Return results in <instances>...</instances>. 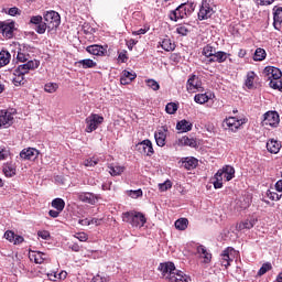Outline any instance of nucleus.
<instances>
[{"instance_id": "nucleus-11", "label": "nucleus", "mask_w": 282, "mask_h": 282, "mask_svg": "<svg viewBox=\"0 0 282 282\" xmlns=\"http://www.w3.org/2000/svg\"><path fill=\"white\" fill-rule=\"evenodd\" d=\"M14 122V115L8 110H0V129H8Z\"/></svg>"}, {"instance_id": "nucleus-61", "label": "nucleus", "mask_w": 282, "mask_h": 282, "mask_svg": "<svg viewBox=\"0 0 282 282\" xmlns=\"http://www.w3.org/2000/svg\"><path fill=\"white\" fill-rule=\"evenodd\" d=\"M7 14H9V17H17L18 14H21V10L17 7H12L8 10Z\"/></svg>"}, {"instance_id": "nucleus-50", "label": "nucleus", "mask_w": 282, "mask_h": 282, "mask_svg": "<svg viewBox=\"0 0 282 282\" xmlns=\"http://www.w3.org/2000/svg\"><path fill=\"white\" fill-rule=\"evenodd\" d=\"M99 162H100V159L94 156L91 159H86L84 161V166L94 169V166H96V164H98Z\"/></svg>"}, {"instance_id": "nucleus-52", "label": "nucleus", "mask_w": 282, "mask_h": 282, "mask_svg": "<svg viewBox=\"0 0 282 282\" xmlns=\"http://www.w3.org/2000/svg\"><path fill=\"white\" fill-rule=\"evenodd\" d=\"M270 270H272V263L270 262L263 263L260 270L258 271V276H263V274H265L267 272H270Z\"/></svg>"}, {"instance_id": "nucleus-18", "label": "nucleus", "mask_w": 282, "mask_h": 282, "mask_svg": "<svg viewBox=\"0 0 282 282\" xmlns=\"http://www.w3.org/2000/svg\"><path fill=\"white\" fill-rule=\"evenodd\" d=\"M235 252V249L232 248H227L223 251L220 254V263L224 268H228L230 265V262L234 259L232 253Z\"/></svg>"}, {"instance_id": "nucleus-39", "label": "nucleus", "mask_w": 282, "mask_h": 282, "mask_svg": "<svg viewBox=\"0 0 282 282\" xmlns=\"http://www.w3.org/2000/svg\"><path fill=\"white\" fill-rule=\"evenodd\" d=\"M180 144L182 147H191L192 149H195V147H197V141L194 138L183 137L180 139Z\"/></svg>"}, {"instance_id": "nucleus-38", "label": "nucleus", "mask_w": 282, "mask_h": 282, "mask_svg": "<svg viewBox=\"0 0 282 282\" xmlns=\"http://www.w3.org/2000/svg\"><path fill=\"white\" fill-rule=\"evenodd\" d=\"M181 8H183V12L185 17H191L193 12H195V2H185L181 4Z\"/></svg>"}, {"instance_id": "nucleus-53", "label": "nucleus", "mask_w": 282, "mask_h": 282, "mask_svg": "<svg viewBox=\"0 0 282 282\" xmlns=\"http://www.w3.org/2000/svg\"><path fill=\"white\" fill-rule=\"evenodd\" d=\"M127 195H128V197H131L132 199H138V197H142L143 193L140 188L139 189H130V191H127Z\"/></svg>"}, {"instance_id": "nucleus-23", "label": "nucleus", "mask_w": 282, "mask_h": 282, "mask_svg": "<svg viewBox=\"0 0 282 282\" xmlns=\"http://www.w3.org/2000/svg\"><path fill=\"white\" fill-rule=\"evenodd\" d=\"M196 252L200 259H203V263H210L213 259V254L208 252V249L204 246H198Z\"/></svg>"}, {"instance_id": "nucleus-58", "label": "nucleus", "mask_w": 282, "mask_h": 282, "mask_svg": "<svg viewBox=\"0 0 282 282\" xmlns=\"http://www.w3.org/2000/svg\"><path fill=\"white\" fill-rule=\"evenodd\" d=\"M17 59L19 61V63H28V61H30V55L18 52Z\"/></svg>"}, {"instance_id": "nucleus-14", "label": "nucleus", "mask_w": 282, "mask_h": 282, "mask_svg": "<svg viewBox=\"0 0 282 282\" xmlns=\"http://www.w3.org/2000/svg\"><path fill=\"white\" fill-rule=\"evenodd\" d=\"M0 34L4 39H12L14 36V22H0Z\"/></svg>"}, {"instance_id": "nucleus-57", "label": "nucleus", "mask_w": 282, "mask_h": 282, "mask_svg": "<svg viewBox=\"0 0 282 282\" xmlns=\"http://www.w3.org/2000/svg\"><path fill=\"white\" fill-rule=\"evenodd\" d=\"M267 197H269V199H272V202H279V199H281L282 195L276 194V192H272V191H267Z\"/></svg>"}, {"instance_id": "nucleus-49", "label": "nucleus", "mask_w": 282, "mask_h": 282, "mask_svg": "<svg viewBox=\"0 0 282 282\" xmlns=\"http://www.w3.org/2000/svg\"><path fill=\"white\" fill-rule=\"evenodd\" d=\"M177 109H178V106H177V104H175V102H169V104L165 106V111H166V113H169L170 116H173V113H176V112H177Z\"/></svg>"}, {"instance_id": "nucleus-15", "label": "nucleus", "mask_w": 282, "mask_h": 282, "mask_svg": "<svg viewBox=\"0 0 282 282\" xmlns=\"http://www.w3.org/2000/svg\"><path fill=\"white\" fill-rule=\"evenodd\" d=\"M39 153H40L39 150L34 148L23 149L20 152V160H29L30 162H34V160L39 158Z\"/></svg>"}, {"instance_id": "nucleus-29", "label": "nucleus", "mask_w": 282, "mask_h": 282, "mask_svg": "<svg viewBox=\"0 0 282 282\" xmlns=\"http://www.w3.org/2000/svg\"><path fill=\"white\" fill-rule=\"evenodd\" d=\"M171 21H180V19H186V13H184V8L180 4L174 11L170 14Z\"/></svg>"}, {"instance_id": "nucleus-34", "label": "nucleus", "mask_w": 282, "mask_h": 282, "mask_svg": "<svg viewBox=\"0 0 282 282\" xmlns=\"http://www.w3.org/2000/svg\"><path fill=\"white\" fill-rule=\"evenodd\" d=\"M10 58H12V55L7 50H2L0 52V68L6 67V65L10 64Z\"/></svg>"}, {"instance_id": "nucleus-8", "label": "nucleus", "mask_w": 282, "mask_h": 282, "mask_svg": "<svg viewBox=\"0 0 282 282\" xmlns=\"http://www.w3.org/2000/svg\"><path fill=\"white\" fill-rule=\"evenodd\" d=\"M186 89L188 94H197V91H202L204 87H202V79L197 75H191L186 83Z\"/></svg>"}, {"instance_id": "nucleus-13", "label": "nucleus", "mask_w": 282, "mask_h": 282, "mask_svg": "<svg viewBox=\"0 0 282 282\" xmlns=\"http://www.w3.org/2000/svg\"><path fill=\"white\" fill-rule=\"evenodd\" d=\"M39 65H41V63L36 59H31L28 61L24 64H21L18 66V68L15 70H18L20 74H29L30 72L34 70V69H39Z\"/></svg>"}, {"instance_id": "nucleus-10", "label": "nucleus", "mask_w": 282, "mask_h": 282, "mask_svg": "<svg viewBox=\"0 0 282 282\" xmlns=\"http://www.w3.org/2000/svg\"><path fill=\"white\" fill-rule=\"evenodd\" d=\"M213 14H215V9H213L208 1L204 0L198 12L199 21H206V19H210Z\"/></svg>"}, {"instance_id": "nucleus-60", "label": "nucleus", "mask_w": 282, "mask_h": 282, "mask_svg": "<svg viewBox=\"0 0 282 282\" xmlns=\"http://www.w3.org/2000/svg\"><path fill=\"white\" fill-rule=\"evenodd\" d=\"M14 237L15 235L13 231L8 230L4 232V239H7V241H10V243L14 242Z\"/></svg>"}, {"instance_id": "nucleus-41", "label": "nucleus", "mask_w": 282, "mask_h": 282, "mask_svg": "<svg viewBox=\"0 0 282 282\" xmlns=\"http://www.w3.org/2000/svg\"><path fill=\"white\" fill-rule=\"evenodd\" d=\"M215 47L210 46V45H206L203 48V56H205V61H209V58H213V56H215Z\"/></svg>"}, {"instance_id": "nucleus-26", "label": "nucleus", "mask_w": 282, "mask_h": 282, "mask_svg": "<svg viewBox=\"0 0 282 282\" xmlns=\"http://www.w3.org/2000/svg\"><path fill=\"white\" fill-rule=\"evenodd\" d=\"M78 199L79 202H84L85 204H90L91 206H94V204H96V195H94V193H79L78 194Z\"/></svg>"}, {"instance_id": "nucleus-33", "label": "nucleus", "mask_w": 282, "mask_h": 282, "mask_svg": "<svg viewBox=\"0 0 282 282\" xmlns=\"http://www.w3.org/2000/svg\"><path fill=\"white\" fill-rule=\"evenodd\" d=\"M12 80L15 87H21V85H25V75L19 70H14Z\"/></svg>"}, {"instance_id": "nucleus-5", "label": "nucleus", "mask_w": 282, "mask_h": 282, "mask_svg": "<svg viewBox=\"0 0 282 282\" xmlns=\"http://www.w3.org/2000/svg\"><path fill=\"white\" fill-rule=\"evenodd\" d=\"M48 28V32L56 30L61 25V14L56 11H47L42 18Z\"/></svg>"}, {"instance_id": "nucleus-32", "label": "nucleus", "mask_w": 282, "mask_h": 282, "mask_svg": "<svg viewBox=\"0 0 282 282\" xmlns=\"http://www.w3.org/2000/svg\"><path fill=\"white\" fill-rule=\"evenodd\" d=\"M29 258L31 261H34V263H39V264L43 263V261H45V259H47L46 254L41 251L31 252Z\"/></svg>"}, {"instance_id": "nucleus-40", "label": "nucleus", "mask_w": 282, "mask_h": 282, "mask_svg": "<svg viewBox=\"0 0 282 282\" xmlns=\"http://www.w3.org/2000/svg\"><path fill=\"white\" fill-rule=\"evenodd\" d=\"M52 207L63 213V210H65V200L63 198H54L52 200Z\"/></svg>"}, {"instance_id": "nucleus-24", "label": "nucleus", "mask_w": 282, "mask_h": 282, "mask_svg": "<svg viewBox=\"0 0 282 282\" xmlns=\"http://www.w3.org/2000/svg\"><path fill=\"white\" fill-rule=\"evenodd\" d=\"M198 160L193 156H187L182 159V166L186 169V171H193L197 169Z\"/></svg>"}, {"instance_id": "nucleus-43", "label": "nucleus", "mask_w": 282, "mask_h": 282, "mask_svg": "<svg viewBox=\"0 0 282 282\" xmlns=\"http://www.w3.org/2000/svg\"><path fill=\"white\" fill-rule=\"evenodd\" d=\"M267 56H268V53H265V50L257 48L253 54V61L256 62L265 61Z\"/></svg>"}, {"instance_id": "nucleus-42", "label": "nucleus", "mask_w": 282, "mask_h": 282, "mask_svg": "<svg viewBox=\"0 0 282 282\" xmlns=\"http://www.w3.org/2000/svg\"><path fill=\"white\" fill-rule=\"evenodd\" d=\"M176 230H186L188 228V219L180 218L174 223Z\"/></svg>"}, {"instance_id": "nucleus-47", "label": "nucleus", "mask_w": 282, "mask_h": 282, "mask_svg": "<svg viewBox=\"0 0 282 282\" xmlns=\"http://www.w3.org/2000/svg\"><path fill=\"white\" fill-rule=\"evenodd\" d=\"M47 276H48V279H50L51 281H56V279H61V280L67 279V271H62V272L58 273V274H57L56 272L48 273Z\"/></svg>"}, {"instance_id": "nucleus-37", "label": "nucleus", "mask_w": 282, "mask_h": 282, "mask_svg": "<svg viewBox=\"0 0 282 282\" xmlns=\"http://www.w3.org/2000/svg\"><path fill=\"white\" fill-rule=\"evenodd\" d=\"M161 47H162V50H164L165 52H173V51H175V43H173V42L171 41V39L165 37V39H163L162 42H161Z\"/></svg>"}, {"instance_id": "nucleus-56", "label": "nucleus", "mask_w": 282, "mask_h": 282, "mask_svg": "<svg viewBox=\"0 0 282 282\" xmlns=\"http://www.w3.org/2000/svg\"><path fill=\"white\" fill-rule=\"evenodd\" d=\"M122 76H124V78H129L131 83L138 78V75L133 70H123Z\"/></svg>"}, {"instance_id": "nucleus-59", "label": "nucleus", "mask_w": 282, "mask_h": 282, "mask_svg": "<svg viewBox=\"0 0 282 282\" xmlns=\"http://www.w3.org/2000/svg\"><path fill=\"white\" fill-rule=\"evenodd\" d=\"M129 57L127 56V51H121L118 53V61L119 63H127Z\"/></svg>"}, {"instance_id": "nucleus-36", "label": "nucleus", "mask_w": 282, "mask_h": 282, "mask_svg": "<svg viewBox=\"0 0 282 282\" xmlns=\"http://www.w3.org/2000/svg\"><path fill=\"white\" fill-rule=\"evenodd\" d=\"M3 173L6 177H14V175H17V166H14L12 163H7L3 166Z\"/></svg>"}, {"instance_id": "nucleus-25", "label": "nucleus", "mask_w": 282, "mask_h": 282, "mask_svg": "<svg viewBox=\"0 0 282 282\" xmlns=\"http://www.w3.org/2000/svg\"><path fill=\"white\" fill-rule=\"evenodd\" d=\"M213 98H215V94L213 93L197 94L194 96V101L197 102V105H206V102L213 100Z\"/></svg>"}, {"instance_id": "nucleus-30", "label": "nucleus", "mask_w": 282, "mask_h": 282, "mask_svg": "<svg viewBox=\"0 0 282 282\" xmlns=\"http://www.w3.org/2000/svg\"><path fill=\"white\" fill-rule=\"evenodd\" d=\"M267 151H269V153H279L281 151V142L271 139L267 142Z\"/></svg>"}, {"instance_id": "nucleus-46", "label": "nucleus", "mask_w": 282, "mask_h": 282, "mask_svg": "<svg viewBox=\"0 0 282 282\" xmlns=\"http://www.w3.org/2000/svg\"><path fill=\"white\" fill-rule=\"evenodd\" d=\"M214 188H223L224 186V177L221 173H216L213 181Z\"/></svg>"}, {"instance_id": "nucleus-4", "label": "nucleus", "mask_w": 282, "mask_h": 282, "mask_svg": "<svg viewBox=\"0 0 282 282\" xmlns=\"http://www.w3.org/2000/svg\"><path fill=\"white\" fill-rule=\"evenodd\" d=\"M86 122V133H94L102 122H105V118L100 115L91 113L85 120Z\"/></svg>"}, {"instance_id": "nucleus-54", "label": "nucleus", "mask_w": 282, "mask_h": 282, "mask_svg": "<svg viewBox=\"0 0 282 282\" xmlns=\"http://www.w3.org/2000/svg\"><path fill=\"white\" fill-rule=\"evenodd\" d=\"M145 83L153 91H158L160 89V84L155 79H148Z\"/></svg>"}, {"instance_id": "nucleus-17", "label": "nucleus", "mask_w": 282, "mask_h": 282, "mask_svg": "<svg viewBox=\"0 0 282 282\" xmlns=\"http://www.w3.org/2000/svg\"><path fill=\"white\" fill-rule=\"evenodd\" d=\"M263 74L268 77V80H279L282 76L281 69L274 66H267Z\"/></svg>"}, {"instance_id": "nucleus-31", "label": "nucleus", "mask_w": 282, "mask_h": 282, "mask_svg": "<svg viewBox=\"0 0 282 282\" xmlns=\"http://www.w3.org/2000/svg\"><path fill=\"white\" fill-rule=\"evenodd\" d=\"M109 173L112 177H116L118 175H122L124 173V166L118 165V164H109L108 165Z\"/></svg>"}, {"instance_id": "nucleus-51", "label": "nucleus", "mask_w": 282, "mask_h": 282, "mask_svg": "<svg viewBox=\"0 0 282 282\" xmlns=\"http://www.w3.org/2000/svg\"><path fill=\"white\" fill-rule=\"evenodd\" d=\"M269 85H270L271 89H278L279 91H282V80H281V78L271 79Z\"/></svg>"}, {"instance_id": "nucleus-6", "label": "nucleus", "mask_w": 282, "mask_h": 282, "mask_svg": "<svg viewBox=\"0 0 282 282\" xmlns=\"http://www.w3.org/2000/svg\"><path fill=\"white\" fill-rule=\"evenodd\" d=\"M246 122H248V120L246 118L239 119L237 117H229L223 121V124H224V127H227V129H229V131H234V133H235V132L239 131L241 126L246 124Z\"/></svg>"}, {"instance_id": "nucleus-1", "label": "nucleus", "mask_w": 282, "mask_h": 282, "mask_svg": "<svg viewBox=\"0 0 282 282\" xmlns=\"http://www.w3.org/2000/svg\"><path fill=\"white\" fill-rule=\"evenodd\" d=\"M159 270L169 282H191V276L177 270L173 262L161 263Z\"/></svg>"}, {"instance_id": "nucleus-20", "label": "nucleus", "mask_w": 282, "mask_h": 282, "mask_svg": "<svg viewBox=\"0 0 282 282\" xmlns=\"http://www.w3.org/2000/svg\"><path fill=\"white\" fill-rule=\"evenodd\" d=\"M86 52H88V54H93V56H105V54L107 53V45H89L86 47Z\"/></svg>"}, {"instance_id": "nucleus-27", "label": "nucleus", "mask_w": 282, "mask_h": 282, "mask_svg": "<svg viewBox=\"0 0 282 282\" xmlns=\"http://www.w3.org/2000/svg\"><path fill=\"white\" fill-rule=\"evenodd\" d=\"M250 204H252V197L251 196H242L237 200L236 206L240 210H246V208H250Z\"/></svg>"}, {"instance_id": "nucleus-62", "label": "nucleus", "mask_w": 282, "mask_h": 282, "mask_svg": "<svg viewBox=\"0 0 282 282\" xmlns=\"http://www.w3.org/2000/svg\"><path fill=\"white\" fill-rule=\"evenodd\" d=\"M176 32L177 34H181V36H186L188 34V29L184 25L177 26Z\"/></svg>"}, {"instance_id": "nucleus-16", "label": "nucleus", "mask_w": 282, "mask_h": 282, "mask_svg": "<svg viewBox=\"0 0 282 282\" xmlns=\"http://www.w3.org/2000/svg\"><path fill=\"white\" fill-rule=\"evenodd\" d=\"M228 56L230 55L224 51H215L214 56L209 59H203V63L207 65H210V63H226Z\"/></svg>"}, {"instance_id": "nucleus-3", "label": "nucleus", "mask_w": 282, "mask_h": 282, "mask_svg": "<svg viewBox=\"0 0 282 282\" xmlns=\"http://www.w3.org/2000/svg\"><path fill=\"white\" fill-rule=\"evenodd\" d=\"M123 221L131 224L133 228H142L147 224V217L140 212H126Z\"/></svg>"}, {"instance_id": "nucleus-2", "label": "nucleus", "mask_w": 282, "mask_h": 282, "mask_svg": "<svg viewBox=\"0 0 282 282\" xmlns=\"http://www.w3.org/2000/svg\"><path fill=\"white\" fill-rule=\"evenodd\" d=\"M159 270L169 282H191V276L177 270L173 262L161 263Z\"/></svg>"}, {"instance_id": "nucleus-63", "label": "nucleus", "mask_w": 282, "mask_h": 282, "mask_svg": "<svg viewBox=\"0 0 282 282\" xmlns=\"http://www.w3.org/2000/svg\"><path fill=\"white\" fill-rule=\"evenodd\" d=\"M75 239H78V241H87L89 237L85 232H78L75 235Z\"/></svg>"}, {"instance_id": "nucleus-64", "label": "nucleus", "mask_w": 282, "mask_h": 282, "mask_svg": "<svg viewBox=\"0 0 282 282\" xmlns=\"http://www.w3.org/2000/svg\"><path fill=\"white\" fill-rule=\"evenodd\" d=\"M91 282H109V280H107V278L100 276V274H97L93 278Z\"/></svg>"}, {"instance_id": "nucleus-9", "label": "nucleus", "mask_w": 282, "mask_h": 282, "mask_svg": "<svg viewBox=\"0 0 282 282\" xmlns=\"http://www.w3.org/2000/svg\"><path fill=\"white\" fill-rule=\"evenodd\" d=\"M32 25H35L34 30L37 34H45L48 31V26L41 15H33L30 20Z\"/></svg>"}, {"instance_id": "nucleus-55", "label": "nucleus", "mask_w": 282, "mask_h": 282, "mask_svg": "<svg viewBox=\"0 0 282 282\" xmlns=\"http://www.w3.org/2000/svg\"><path fill=\"white\" fill-rule=\"evenodd\" d=\"M172 187H173V183H171L170 180L159 184V191H161V193H165V191H169V188H172Z\"/></svg>"}, {"instance_id": "nucleus-22", "label": "nucleus", "mask_w": 282, "mask_h": 282, "mask_svg": "<svg viewBox=\"0 0 282 282\" xmlns=\"http://www.w3.org/2000/svg\"><path fill=\"white\" fill-rule=\"evenodd\" d=\"M217 173H220V176L225 182H230L235 177V167L226 165L223 169L218 170Z\"/></svg>"}, {"instance_id": "nucleus-12", "label": "nucleus", "mask_w": 282, "mask_h": 282, "mask_svg": "<svg viewBox=\"0 0 282 282\" xmlns=\"http://www.w3.org/2000/svg\"><path fill=\"white\" fill-rule=\"evenodd\" d=\"M137 151H139V153H141L142 155H153L154 151H153V143H151V140L145 139L141 142H139L137 145Z\"/></svg>"}, {"instance_id": "nucleus-35", "label": "nucleus", "mask_w": 282, "mask_h": 282, "mask_svg": "<svg viewBox=\"0 0 282 282\" xmlns=\"http://www.w3.org/2000/svg\"><path fill=\"white\" fill-rule=\"evenodd\" d=\"M257 224V218H251L250 220H245L240 223L237 228L238 230H250L251 228H254V225Z\"/></svg>"}, {"instance_id": "nucleus-28", "label": "nucleus", "mask_w": 282, "mask_h": 282, "mask_svg": "<svg viewBox=\"0 0 282 282\" xmlns=\"http://www.w3.org/2000/svg\"><path fill=\"white\" fill-rule=\"evenodd\" d=\"M177 131H181V133H188V131H192L193 123L188 120H181L176 123Z\"/></svg>"}, {"instance_id": "nucleus-21", "label": "nucleus", "mask_w": 282, "mask_h": 282, "mask_svg": "<svg viewBox=\"0 0 282 282\" xmlns=\"http://www.w3.org/2000/svg\"><path fill=\"white\" fill-rule=\"evenodd\" d=\"M282 25V7L275 6L273 8V28L274 30L281 31Z\"/></svg>"}, {"instance_id": "nucleus-44", "label": "nucleus", "mask_w": 282, "mask_h": 282, "mask_svg": "<svg viewBox=\"0 0 282 282\" xmlns=\"http://www.w3.org/2000/svg\"><path fill=\"white\" fill-rule=\"evenodd\" d=\"M78 65H82L83 69H91L94 67H96V62H94V59H80L79 62H77Z\"/></svg>"}, {"instance_id": "nucleus-48", "label": "nucleus", "mask_w": 282, "mask_h": 282, "mask_svg": "<svg viewBox=\"0 0 282 282\" xmlns=\"http://www.w3.org/2000/svg\"><path fill=\"white\" fill-rule=\"evenodd\" d=\"M58 89V84L56 83H47L44 85V90L47 94H55V91Z\"/></svg>"}, {"instance_id": "nucleus-19", "label": "nucleus", "mask_w": 282, "mask_h": 282, "mask_svg": "<svg viewBox=\"0 0 282 282\" xmlns=\"http://www.w3.org/2000/svg\"><path fill=\"white\" fill-rule=\"evenodd\" d=\"M167 131H169V129H166V127H162L154 132V139H155L158 147H164L166 144V132Z\"/></svg>"}, {"instance_id": "nucleus-7", "label": "nucleus", "mask_w": 282, "mask_h": 282, "mask_svg": "<svg viewBox=\"0 0 282 282\" xmlns=\"http://www.w3.org/2000/svg\"><path fill=\"white\" fill-rule=\"evenodd\" d=\"M279 122H281L279 112L268 111L263 115V120H262L263 127H272L273 129H276V127H279Z\"/></svg>"}, {"instance_id": "nucleus-45", "label": "nucleus", "mask_w": 282, "mask_h": 282, "mask_svg": "<svg viewBox=\"0 0 282 282\" xmlns=\"http://www.w3.org/2000/svg\"><path fill=\"white\" fill-rule=\"evenodd\" d=\"M254 78H257V74H254V72H249L247 74V79L245 82V85L246 87H248V89H252L254 85Z\"/></svg>"}]
</instances>
